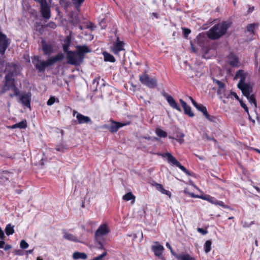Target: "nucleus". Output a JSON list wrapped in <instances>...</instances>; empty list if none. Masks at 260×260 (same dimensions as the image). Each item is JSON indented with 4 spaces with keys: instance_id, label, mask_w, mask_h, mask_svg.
Returning a JSON list of instances; mask_svg holds the SVG:
<instances>
[{
    "instance_id": "1",
    "label": "nucleus",
    "mask_w": 260,
    "mask_h": 260,
    "mask_svg": "<svg viewBox=\"0 0 260 260\" xmlns=\"http://www.w3.org/2000/svg\"><path fill=\"white\" fill-rule=\"evenodd\" d=\"M63 57V54L62 53H59L56 56L49 58L46 61H42L40 60L39 56H35L32 58V62L39 72L43 73L46 67H50L57 61L61 60Z\"/></svg>"
},
{
    "instance_id": "2",
    "label": "nucleus",
    "mask_w": 260,
    "mask_h": 260,
    "mask_svg": "<svg viewBox=\"0 0 260 260\" xmlns=\"http://www.w3.org/2000/svg\"><path fill=\"white\" fill-rule=\"evenodd\" d=\"M229 26V24L226 22L218 23L209 29L207 36L212 40L219 39L226 33Z\"/></svg>"
},
{
    "instance_id": "3",
    "label": "nucleus",
    "mask_w": 260,
    "mask_h": 260,
    "mask_svg": "<svg viewBox=\"0 0 260 260\" xmlns=\"http://www.w3.org/2000/svg\"><path fill=\"white\" fill-rule=\"evenodd\" d=\"M77 51H69L67 56V62L72 65H78L83 61Z\"/></svg>"
},
{
    "instance_id": "4",
    "label": "nucleus",
    "mask_w": 260,
    "mask_h": 260,
    "mask_svg": "<svg viewBox=\"0 0 260 260\" xmlns=\"http://www.w3.org/2000/svg\"><path fill=\"white\" fill-rule=\"evenodd\" d=\"M139 78L141 83L146 85L149 88H154L157 85V80L150 78L149 75L146 74L140 76Z\"/></svg>"
},
{
    "instance_id": "5",
    "label": "nucleus",
    "mask_w": 260,
    "mask_h": 260,
    "mask_svg": "<svg viewBox=\"0 0 260 260\" xmlns=\"http://www.w3.org/2000/svg\"><path fill=\"white\" fill-rule=\"evenodd\" d=\"M164 157H167L168 161L180 168L183 172L188 175H191L190 172L183 166L170 153H165Z\"/></svg>"
},
{
    "instance_id": "6",
    "label": "nucleus",
    "mask_w": 260,
    "mask_h": 260,
    "mask_svg": "<svg viewBox=\"0 0 260 260\" xmlns=\"http://www.w3.org/2000/svg\"><path fill=\"white\" fill-rule=\"evenodd\" d=\"M238 87L242 91L245 96H249L252 92V86L249 83L245 82L242 83L241 81L238 83Z\"/></svg>"
},
{
    "instance_id": "7",
    "label": "nucleus",
    "mask_w": 260,
    "mask_h": 260,
    "mask_svg": "<svg viewBox=\"0 0 260 260\" xmlns=\"http://www.w3.org/2000/svg\"><path fill=\"white\" fill-rule=\"evenodd\" d=\"M10 43V40L6 35L0 32V54H4Z\"/></svg>"
},
{
    "instance_id": "8",
    "label": "nucleus",
    "mask_w": 260,
    "mask_h": 260,
    "mask_svg": "<svg viewBox=\"0 0 260 260\" xmlns=\"http://www.w3.org/2000/svg\"><path fill=\"white\" fill-rule=\"evenodd\" d=\"M109 232V229L106 224L101 225L95 233L94 239H99L102 236L108 234Z\"/></svg>"
},
{
    "instance_id": "9",
    "label": "nucleus",
    "mask_w": 260,
    "mask_h": 260,
    "mask_svg": "<svg viewBox=\"0 0 260 260\" xmlns=\"http://www.w3.org/2000/svg\"><path fill=\"white\" fill-rule=\"evenodd\" d=\"M18 67L16 64L14 63H9L7 65L6 68V71L8 72L6 75L10 76V79L14 80L13 77L17 74Z\"/></svg>"
},
{
    "instance_id": "10",
    "label": "nucleus",
    "mask_w": 260,
    "mask_h": 260,
    "mask_svg": "<svg viewBox=\"0 0 260 260\" xmlns=\"http://www.w3.org/2000/svg\"><path fill=\"white\" fill-rule=\"evenodd\" d=\"M31 94L30 92L22 94L19 98V102L25 107L30 109Z\"/></svg>"
},
{
    "instance_id": "11",
    "label": "nucleus",
    "mask_w": 260,
    "mask_h": 260,
    "mask_svg": "<svg viewBox=\"0 0 260 260\" xmlns=\"http://www.w3.org/2000/svg\"><path fill=\"white\" fill-rule=\"evenodd\" d=\"M213 82L217 85L218 86L217 93L218 95L221 96L222 94L226 98H229V94H226L225 93V84L219 80H217L214 78H213Z\"/></svg>"
},
{
    "instance_id": "12",
    "label": "nucleus",
    "mask_w": 260,
    "mask_h": 260,
    "mask_svg": "<svg viewBox=\"0 0 260 260\" xmlns=\"http://www.w3.org/2000/svg\"><path fill=\"white\" fill-rule=\"evenodd\" d=\"M41 13L42 17L45 19H49L51 17L50 8L46 2L41 6Z\"/></svg>"
},
{
    "instance_id": "13",
    "label": "nucleus",
    "mask_w": 260,
    "mask_h": 260,
    "mask_svg": "<svg viewBox=\"0 0 260 260\" xmlns=\"http://www.w3.org/2000/svg\"><path fill=\"white\" fill-rule=\"evenodd\" d=\"M111 123L110 125H109V126L105 125V127L107 128L110 132H111V133H116V132H117V131L118 130V129L120 127L125 125V123H122L120 122H115L113 120H111Z\"/></svg>"
},
{
    "instance_id": "14",
    "label": "nucleus",
    "mask_w": 260,
    "mask_h": 260,
    "mask_svg": "<svg viewBox=\"0 0 260 260\" xmlns=\"http://www.w3.org/2000/svg\"><path fill=\"white\" fill-rule=\"evenodd\" d=\"M199 111L203 113L204 116L209 121L215 122L216 117L210 115L207 110L206 108L203 105L199 104V106L196 108Z\"/></svg>"
},
{
    "instance_id": "15",
    "label": "nucleus",
    "mask_w": 260,
    "mask_h": 260,
    "mask_svg": "<svg viewBox=\"0 0 260 260\" xmlns=\"http://www.w3.org/2000/svg\"><path fill=\"white\" fill-rule=\"evenodd\" d=\"M164 96L166 98L168 103L172 108L176 109L179 112L181 111V108L179 107L178 104L175 101L173 96L170 95H168L167 94H164Z\"/></svg>"
},
{
    "instance_id": "16",
    "label": "nucleus",
    "mask_w": 260,
    "mask_h": 260,
    "mask_svg": "<svg viewBox=\"0 0 260 260\" xmlns=\"http://www.w3.org/2000/svg\"><path fill=\"white\" fill-rule=\"evenodd\" d=\"M76 115V118L78 121L79 124L87 123L90 122L91 119L89 117L84 116L81 113H78L76 111L74 110L73 115Z\"/></svg>"
},
{
    "instance_id": "17",
    "label": "nucleus",
    "mask_w": 260,
    "mask_h": 260,
    "mask_svg": "<svg viewBox=\"0 0 260 260\" xmlns=\"http://www.w3.org/2000/svg\"><path fill=\"white\" fill-rule=\"evenodd\" d=\"M124 43L123 41H119L117 40V42L112 48L113 52L115 55H118L120 51L124 50Z\"/></svg>"
},
{
    "instance_id": "18",
    "label": "nucleus",
    "mask_w": 260,
    "mask_h": 260,
    "mask_svg": "<svg viewBox=\"0 0 260 260\" xmlns=\"http://www.w3.org/2000/svg\"><path fill=\"white\" fill-rule=\"evenodd\" d=\"M77 51L79 53V55L81 58L84 59L85 54L87 53L91 52L87 46L84 45H78L76 46Z\"/></svg>"
},
{
    "instance_id": "19",
    "label": "nucleus",
    "mask_w": 260,
    "mask_h": 260,
    "mask_svg": "<svg viewBox=\"0 0 260 260\" xmlns=\"http://www.w3.org/2000/svg\"><path fill=\"white\" fill-rule=\"evenodd\" d=\"M228 62L232 67H238L239 66L238 58L233 53L228 56Z\"/></svg>"
},
{
    "instance_id": "20",
    "label": "nucleus",
    "mask_w": 260,
    "mask_h": 260,
    "mask_svg": "<svg viewBox=\"0 0 260 260\" xmlns=\"http://www.w3.org/2000/svg\"><path fill=\"white\" fill-rule=\"evenodd\" d=\"M42 50L45 55H50L53 52L52 45L45 43L44 41H42Z\"/></svg>"
},
{
    "instance_id": "21",
    "label": "nucleus",
    "mask_w": 260,
    "mask_h": 260,
    "mask_svg": "<svg viewBox=\"0 0 260 260\" xmlns=\"http://www.w3.org/2000/svg\"><path fill=\"white\" fill-rule=\"evenodd\" d=\"M6 83L4 86L1 92L2 93H5L8 90L11 88V85L12 84V80L10 79V76L9 75H6L5 76Z\"/></svg>"
},
{
    "instance_id": "22",
    "label": "nucleus",
    "mask_w": 260,
    "mask_h": 260,
    "mask_svg": "<svg viewBox=\"0 0 260 260\" xmlns=\"http://www.w3.org/2000/svg\"><path fill=\"white\" fill-rule=\"evenodd\" d=\"M6 83L4 86L1 92L2 93H5L8 90L11 88V85L12 84V80L10 79V76L9 75H6L5 76Z\"/></svg>"
},
{
    "instance_id": "23",
    "label": "nucleus",
    "mask_w": 260,
    "mask_h": 260,
    "mask_svg": "<svg viewBox=\"0 0 260 260\" xmlns=\"http://www.w3.org/2000/svg\"><path fill=\"white\" fill-rule=\"evenodd\" d=\"M179 101L184 109V113L188 115L189 117H193L194 116V114L191 111L190 107L188 106L187 104L182 99H180Z\"/></svg>"
},
{
    "instance_id": "24",
    "label": "nucleus",
    "mask_w": 260,
    "mask_h": 260,
    "mask_svg": "<svg viewBox=\"0 0 260 260\" xmlns=\"http://www.w3.org/2000/svg\"><path fill=\"white\" fill-rule=\"evenodd\" d=\"M171 253L175 256L178 260H195L194 258L191 257L189 254H177L175 253L173 249L170 250Z\"/></svg>"
},
{
    "instance_id": "25",
    "label": "nucleus",
    "mask_w": 260,
    "mask_h": 260,
    "mask_svg": "<svg viewBox=\"0 0 260 260\" xmlns=\"http://www.w3.org/2000/svg\"><path fill=\"white\" fill-rule=\"evenodd\" d=\"M152 249L156 256L160 257L162 255L164 248L162 245H159L157 246H153Z\"/></svg>"
},
{
    "instance_id": "26",
    "label": "nucleus",
    "mask_w": 260,
    "mask_h": 260,
    "mask_svg": "<svg viewBox=\"0 0 260 260\" xmlns=\"http://www.w3.org/2000/svg\"><path fill=\"white\" fill-rule=\"evenodd\" d=\"M238 78H240L239 82L242 81V83L245 82L246 74L244 73L243 70H239L236 73L234 79H237Z\"/></svg>"
},
{
    "instance_id": "27",
    "label": "nucleus",
    "mask_w": 260,
    "mask_h": 260,
    "mask_svg": "<svg viewBox=\"0 0 260 260\" xmlns=\"http://www.w3.org/2000/svg\"><path fill=\"white\" fill-rule=\"evenodd\" d=\"M73 258L74 259H86L87 255L86 253L83 252H75L73 254Z\"/></svg>"
},
{
    "instance_id": "28",
    "label": "nucleus",
    "mask_w": 260,
    "mask_h": 260,
    "mask_svg": "<svg viewBox=\"0 0 260 260\" xmlns=\"http://www.w3.org/2000/svg\"><path fill=\"white\" fill-rule=\"evenodd\" d=\"M63 238L69 241L78 242V239L75 236L66 231L63 232Z\"/></svg>"
},
{
    "instance_id": "29",
    "label": "nucleus",
    "mask_w": 260,
    "mask_h": 260,
    "mask_svg": "<svg viewBox=\"0 0 260 260\" xmlns=\"http://www.w3.org/2000/svg\"><path fill=\"white\" fill-rule=\"evenodd\" d=\"M259 26L258 23H253L248 24L247 27V31L250 32L251 34H254V29H256Z\"/></svg>"
},
{
    "instance_id": "30",
    "label": "nucleus",
    "mask_w": 260,
    "mask_h": 260,
    "mask_svg": "<svg viewBox=\"0 0 260 260\" xmlns=\"http://www.w3.org/2000/svg\"><path fill=\"white\" fill-rule=\"evenodd\" d=\"M155 186L156 189L158 190H159V191H160L162 193L167 194V195L169 196L170 197H171V192L165 189H164L161 184L156 183Z\"/></svg>"
},
{
    "instance_id": "31",
    "label": "nucleus",
    "mask_w": 260,
    "mask_h": 260,
    "mask_svg": "<svg viewBox=\"0 0 260 260\" xmlns=\"http://www.w3.org/2000/svg\"><path fill=\"white\" fill-rule=\"evenodd\" d=\"M27 127V122L26 120H22L20 122L16 123L12 125V127L13 128H25Z\"/></svg>"
},
{
    "instance_id": "32",
    "label": "nucleus",
    "mask_w": 260,
    "mask_h": 260,
    "mask_svg": "<svg viewBox=\"0 0 260 260\" xmlns=\"http://www.w3.org/2000/svg\"><path fill=\"white\" fill-rule=\"evenodd\" d=\"M103 55L104 56V59L106 61H110L112 62H115V59L112 55L106 52L103 53Z\"/></svg>"
},
{
    "instance_id": "33",
    "label": "nucleus",
    "mask_w": 260,
    "mask_h": 260,
    "mask_svg": "<svg viewBox=\"0 0 260 260\" xmlns=\"http://www.w3.org/2000/svg\"><path fill=\"white\" fill-rule=\"evenodd\" d=\"M7 235H12L14 233V226H11L10 224H8L5 229Z\"/></svg>"
},
{
    "instance_id": "34",
    "label": "nucleus",
    "mask_w": 260,
    "mask_h": 260,
    "mask_svg": "<svg viewBox=\"0 0 260 260\" xmlns=\"http://www.w3.org/2000/svg\"><path fill=\"white\" fill-rule=\"evenodd\" d=\"M12 176V173H11L10 172H8V171H3V172L2 173V176L1 177V179L2 180H8L10 178H11Z\"/></svg>"
},
{
    "instance_id": "35",
    "label": "nucleus",
    "mask_w": 260,
    "mask_h": 260,
    "mask_svg": "<svg viewBox=\"0 0 260 260\" xmlns=\"http://www.w3.org/2000/svg\"><path fill=\"white\" fill-rule=\"evenodd\" d=\"M123 200L124 201H129L131 200H133V202L134 201V200L135 199V197L132 194V192H129L127 193H126L125 195L123 196L122 198Z\"/></svg>"
},
{
    "instance_id": "36",
    "label": "nucleus",
    "mask_w": 260,
    "mask_h": 260,
    "mask_svg": "<svg viewBox=\"0 0 260 260\" xmlns=\"http://www.w3.org/2000/svg\"><path fill=\"white\" fill-rule=\"evenodd\" d=\"M212 242L211 240H207L205 244L204 248L205 252L208 253L211 250Z\"/></svg>"
},
{
    "instance_id": "37",
    "label": "nucleus",
    "mask_w": 260,
    "mask_h": 260,
    "mask_svg": "<svg viewBox=\"0 0 260 260\" xmlns=\"http://www.w3.org/2000/svg\"><path fill=\"white\" fill-rule=\"evenodd\" d=\"M156 133L158 136L161 138H166L167 136V133L160 128H157Z\"/></svg>"
},
{
    "instance_id": "38",
    "label": "nucleus",
    "mask_w": 260,
    "mask_h": 260,
    "mask_svg": "<svg viewBox=\"0 0 260 260\" xmlns=\"http://www.w3.org/2000/svg\"><path fill=\"white\" fill-rule=\"evenodd\" d=\"M85 0H72L75 8L78 9Z\"/></svg>"
},
{
    "instance_id": "39",
    "label": "nucleus",
    "mask_w": 260,
    "mask_h": 260,
    "mask_svg": "<svg viewBox=\"0 0 260 260\" xmlns=\"http://www.w3.org/2000/svg\"><path fill=\"white\" fill-rule=\"evenodd\" d=\"M11 88L13 90L14 92V95L16 96H18L19 95L20 92L18 88L15 84L14 80H12V84L11 85Z\"/></svg>"
},
{
    "instance_id": "40",
    "label": "nucleus",
    "mask_w": 260,
    "mask_h": 260,
    "mask_svg": "<svg viewBox=\"0 0 260 260\" xmlns=\"http://www.w3.org/2000/svg\"><path fill=\"white\" fill-rule=\"evenodd\" d=\"M246 97L250 104H253L255 107H256V100L253 94H250L249 96Z\"/></svg>"
},
{
    "instance_id": "41",
    "label": "nucleus",
    "mask_w": 260,
    "mask_h": 260,
    "mask_svg": "<svg viewBox=\"0 0 260 260\" xmlns=\"http://www.w3.org/2000/svg\"><path fill=\"white\" fill-rule=\"evenodd\" d=\"M94 240H95L96 247L99 249H103V245L102 243L100 238H99L98 240H96V239H94Z\"/></svg>"
},
{
    "instance_id": "42",
    "label": "nucleus",
    "mask_w": 260,
    "mask_h": 260,
    "mask_svg": "<svg viewBox=\"0 0 260 260\" xmlns=\"http://www.w3.org/2000/svg\"><path fill=\"white\" fill-rule=\"evenodd\" d=\"M20 245L21 248L22 249H26L28 247V243L24 240L21 241Z\"/></svg>"
},
{
    "instance_id": "43",
    "label": "nucleus",
    "mask_w": 260,
    "mask_h": 260,
    "mask_svg": "<svg viewBox=\"0 0 260 260\" xmlns=\"http://www.w3.org/2000/svg\"><path fill=\"white\" fill-rule=\"evenodd\" d=\"M35 159H39V162L38 163L39 165H40L41 166H43L44 165V161L45 160V159L43 157H41V155H38L36 157H35Z\"/></svg>"
},
{
    "instance_id": "44",
    "label": "nucleus",
    "mask_w": 260,
    "mask_h": 260,
    "mask_svg": "<svg viewBox=\"0 0 260 260\" xmlns=\"http://www.w3.org/2000/svg\"><path fill=\"white\" fill-rule=\"evenodd\" d=\"M184 137V135L183 133L180 134V137L178 135L177 136V139L176 140L180 144H182L184 142L183 137Z\"/></svg>"
},
{
    "instance_id": "45",
    "label": "nucleus",
    "mask_w": 260,
    "mask_h": 260,
    "mask_svg": "<svg viewBox=\"0 0 260 260\" xmlns=\"http://www.w3.org/2000/svg\"><path fill=\"white\" fill-rule=\"evenodd\" d=\"M214 204L218 205L223 207L224 208H229V206L228 205H225L224 204V203L222 201H216L215 203H214Z\"/></svg>"
},
{
    "instance_id": "46",
    "label": "nucleus",
    "mask_w": 260,
    "mask_h": 260,
    "mask_svg": "<svg viewBox=\"0 0 260 260\" xmlns=\"http://www.w3.org/2000/svg\"><path fill=\"white\" fill-rule=\"evenodd\" d=\"M55 102V98L54 96H51L48 100L47 104L48 106H51Z\"/></svg>"
},
{
    "instance_id": "47",
    "label": "nucleus",
    "mask_w": 260,
    "mask_h": 260,
    "mask_svg": "<svg viewBox=\"0 0 260 260\" xmlns=\"http://www.w3.org/2000/svg\"><path fill=\"white\" fill-rule=\"evenodd\" d=\"M239 102L240 103L241 107L245 110L246 112L248 113V109L245 103H244L243 101L241 100Z\"/></svg>"
},
{
    "instance_id": "48",
    "label": "nucleus",
    "mask_w": 260,
    "mask_h": 260,
    "mask_svg": "<svg viewBox=\"0 0 260 260\" xmlns=\"http://www.w3.org/2000/svg\"><path fill=\"white\" fill-rule=\"evenodd\" d=\"M70 45V42H69L68 44H64L63 45V49L64 52H66L67 53V56L68 55V49Z\"/></svg>"
},
{
    "instance_id": "49",
    "label": "nucleus",
    "mask_w": 260,
    "mask_h": 260,
    "mask_svg": "<svg viewBox=\"0 0 260 260\" xmlns=\"http://www.w3.org/2000/svg\"><path fill=\"white\" fill-rule=\"evenodd\" d=\"M65 149H66V148L63 146H57L55 148L56 151L60 152H63Z\"/></svg>"
},
{
    "instance_id": "50",
    "label": "nucleus",
    "mask_w": 260,
    "mask_h": 260,
    "mask_svg": "<svg viewBox=\"0 0 260 260\" xmlns=\"http://www.w3.org/2000/svg\"><path fill=\"white\" fill-rule=\"evenodd\" d=\"M183 34L184 37L186 38L187 36L190 33V30L188 28H184L183 29Z\"/></svg>"
},
{
    "instance_id": "51",
    "label": "nucleus",
    "mask_w": 260,
    "mask_h": 260,
    "mask_svg": "<svg viewBox=\"0 0 260 260\" xmlns=\"http://www.w3.org/2000/svg\"><path fill=\"white\" fill-rule=\"evenodd\" d=\"M197 231L200 233H201L202 235H205L208 233V231L207 230L200 228H198Z\"/></svg>"
},
{
    "instance_id": "52",
    "label": "nucleus",
    "mask_w": 260,
    "mask_h": 260,
    "mask_svg": "<svg viewBox=\"0 0 260 260\" xmlns=\"http://www.w3.org/2000/svg\"><path fill=\"white\" fill-rule=\"evenodd\" d=\"M205 138L207 140H209V141H213L214 142H215V143L217 142V141L216 140H215L214 138H212V137H210V136H209L207 134H205Z\"/></svg>"
},
{
    "instance_id": "53",
    "label": "nucleus",
    "mask_w": 260,
    "mask_h": 260,
    "mask_svg": "<svg viewBox=\"0 0 260 260\" xmlns=\"http://www.w3.org/2000/svg\"><path fill=\"white\" fill-rule=\"evenodd\" d=\"M229 94V96L230 95H233V96H234V97L237 100H238L239 101H241L239 98V96L237 95V94H236V93L234 92H231L230 94Z\"/></svg>"
},
{
    "instance_id": "54",
    "label": "nucleus",
    "mask_w": 260,
    "mask_h": 260,
    "mask_svg": "<svg viewBox=\"0 0 260 260\" xmlns=\"http://www.w3.org/2000/svg\"><path fill=\"white\" fill-rule=\"evenodd\" d=\"M5 238V234L2 228H0V239H3Z\"/></svg>"
},
{
    "instance_id": "55",
    "label": "nucleus",
    "mask_w": 260,
    "mask_h": 260,
    "mask_svg": "<svg viewBox=\"0 0 260 260\" xmlns=\"http://www.w3.org/2000/svg\"><path fill=\"white\" fill-rule=\"evenodd\" d=\"M254 224V222L253 221H251L249 224H248L246 222H245L244 224H243V227L244 228H249L251 225Z\"/></svg>"
},
{
    "instance_id": "56",
    "label": "nucleus",
    "mask_w": 260,
    "mask_h": 260,
    "mask_svg": "<svg viewBox=\"0 0 260 260\" xmlns=\"http://www.w3.org/2000/svg\"><path fill=\"white\" fill-rule=\"evenodd\" d=\"M34 1L39 3L41 6H42V5H44V4H45L47 2L46 0H34Z\"/></svg>"
},
{
    "instance_id": "57",
    "label": "nucleus",
    "mask_w": 260,
    "mask_h": 260,
    "mask_svg": "<svg viewBox=\"0 0 260 260\" xmlns=\"http://www.w3.org/2000/svg\"><path fill=\"white\" fill-rule=\"evenodd\" d=\"M4 248L5 250L7 251V250L10 249L12 248V247L10 245L7 244L5 245V246Z\"/></svg>"
},
{
    "instance_id": "58",
    "label": "nucleus",
    "mask_w": 260,
    "mask_h": 260,
    "mask_svg": "<svg viewBox=\"0 0 260 260\" xmlns=\"http://www.w3.org/2000/svg\"><path fill=\"white\" fill-rule=\"evenodd\" d=\"M201 198L202 199H206V200H208L210 202L213 203V204H214V203H215V201H213V199H206L205 198H204V197H201Z\"/></svg>"
},
{
    "instance_id": "59",
    "label": "nucleus",
    "mask_w": 260,
    "mask_h": 260,
    "mask_svg": "<svg viewBox=\"0 0 260 260\" xmlns=\"http://www.w3.org/2000/svg\"><path fill=\"white\" fill-rule=\"evenodd\" d=\"M254 7L253 6H252V7H250V6H249V8H248V13H250L251 12H252L254 10Z\"/></svg>"
},
{
    "instance_id": "60",
    "label": "nucleus",
    "mask_w": 260,
    "mask_h": 260,
    "mask_svg": "<svg viewBox=\"0 0 260 260\" xmlns=\"http://www.w3.org/2000/svg\"><path fill=\"white\" fill-rule=\"evenodd\" d=\"M48 25L52 28H55V24L54 22H50Z\"/></svg>"
},
{
    "instance_id": "61",
    "label": "nucleus",
    "mask_w": 260,
    "mask_h": 260,
    "mask_svg": "<svg viewBox=\"0 0 260 260\" xmlns=\"http://www.w3.org/2000/svg\"><path fill=\"white\" fill-rule=\"evenodd\" d=\"M5 244V242L4 241H0V248L4 247V245Z\"/></svg>"
},
{
    "instance_id": "62",
    "label": "nucleus",
    "mask_w": 260,
    "mask_h": 260,
    "mask_svg": "<svg viewBox=\"0 0 260 260\" xmlns=\"http://www.w3.org/2000/svg\"><path fill=\"white\" fill-rule=\"evenodd\" d=\"M166 246L170 250H172V247L170 245V244H169V243L167 242L166 243Z\"/></svg>"
},
{
    "instance_id": "63",
    "label": "nucleus",
    "mask_w": 260,
    "mask_h": 260,
    "mask_svg": "<svg viewBox=\"0 0 260 260\" xmlns=\"http://www.w3.org/2000/svg\"><path fill=\"white\" fill-rule=\"evenodd\" d=\"M190 195L192 197L194 198H201V197H199V196H196L193 193H190Z\"/></svg>"
},
{
    "instance_id": "64",
    "label": "nucleus",
    "mask_w": 260,
    "mask_h": 260,
    "mask_svg": "<svg viewBox=\"0 0 260 260\" xmlns=\"http://www.w3.org/2000/svg\"><path fill=\"white\" fill-rule=\"evenodd\" d=\"M192 103L196 108H197L199 105L196 101L193 102Z\"/></svg>"
}]
</instances>
